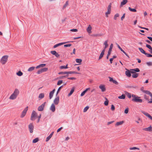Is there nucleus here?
Listing matches in <instances>:
<instances>
[{
  "label": "nucleus",
  "mask_w": 152,
  "mask_h": 152,
  "mask_svg": "<svg viewBox=\"0 0 152 152\" xmlns=\"http://www.w3.org/2000/svg\"><path fill=\"white\" fill-rule=\"evenodd\" d=\"M19 93V90L16 88L15 89L13 93L9 97V99L11 100H14L15 99Z\"/></svg>",
  "instance_id": "obj_1"
},
{
  "label": "nucleus",
  "mask_w": 152,
  "mask_h": 152,
  "mask_svg": "<svg viewBox=\"0 0 152 152\" xmlns=\"http://www.w3.org/2000/svg\"><path fill=\"white\" fill-rule=\"evenodd\" d=\"M132 96L133 98L132 100L133 102L140 103H142V100L140 99V97L137 96L134 94H132Z\"/></svg>",
  "instance_id": "obj_2"
},
{
  "label": "nucleus",
  "mask_w": 152,
  "mask_h": 152,
  "mask_svg": "<svg viewBox=\"0 0 152 152\" xmlns=\"http://www.w3.org/2000/svg\"><path fill=\"white\" fill-rule=\"evenodd\" d=\"M111 3H110L107 7V11L105 13V16L107 18L108 17V15H110L111 13Z\"/></svg>",
  "instance_id": "obj_3"
},
{
  "label": "nucleus",
  "mask_w": 152,
  "mask_h": 152,
  "mask_svg": "<svg viewBox=\"0 0 152 152\" xmlns=\"http://www.w3.org/2000/svg\"><path fill=\"white\" fill-rule=\"evenodd\" d=\"M8 57L7 56H4L2 57L1 60V62L2 64H5L7 62Z\"/></svg>",
  "instance_id": "obj_4"
},
{
  "label": "nucleus",
  "mask_w": 152,
  "mask_h": 152,
  "mask_svg": "<svg viewBox=\"0 0 152 152\" xmlns=\"http://www.w3.org/2000/svg\"><path fill=\"white\" fill-rule=\"evenodd\" d=\"M37 116V114L36 113V112L34 111L33 110L32 112L31 117V120L32 121H34L35 120V118H36Z\"/></svg>",
  "instance_id": "obj_5"
},
{
  "label": "nucleus",
  "mask_w": 152,
  "mask_h": 152,
  "mask_svg": "<svg viewBox=\"0 0 152 152\" xmlns=\"http://www.w3.org/2000/svg\"><path fill=\"white\" fill-rule=\"evenodd\" d=\"M28 107H26L22 112L20 117L21 118H23L26 115V112L28 110Z\"/></svg>",
  "instance_id": "obj_6"
},
{
  "label": "nucleus",
  "mask_w": 152,
  "mask_h": 152,
  "mask_svg": "<svg viewBox=\"0 0 152 152\" xmlns=\"http://www.w3.org/2000/svg\"><path fill=\"white\" fill-rule=\"evenodd\" d=\"M113 48V44H111L110 46V48L108 52V54L106 57L107 59H108L109 58V57L111 54V51H112Z\"/></svg>",
  "instance_id": "obj_7"
},
{
  "label": "nucleus",
  "mask_w": 152,
  "mask_h": 152,
  "mask_svg": "<svg viewBox=\"0 0 152 152\" xmlns=\"http://www.w3.org/2000/svg\"><path fill=\"white\" fill-rule=\"evenodd\" d=\"M48 70V68H44L42 69L39 70L37 72V73L38 74H40L42 73L43 72H45L47 71Z\"/></svg>",
  "instance_id": "obj_8"
},
{
  "label": "nucleus",
  "mask_w": 152,
  "mask_h": 152,
  "mask_svg": "<svg viewBox=\"0 0 152 152\" xmlns=\"http://www.w3.org/2000/svg\"><path fill=\"white\" fill-rule=\"evenodd\" d=\"M29 130L31 133H32L33 132L34 128V126L32 123H30L28 126Z\"/></svg>",
  "instance_id": "obj_9"
},
{
  "label": "nucleus",
  "mask_w": 152,
  "mask_h": 152,
  "mask_svg": "<svg viewBox=\"0 0 152 152\" xmlns=\"http://www.w3.org/2000/svg\"><path fill=\"white\" fill-rule=\"evenodd\" d=\"M59 101V96H56V97L54 99L53 101L54 104L56 105H57Z\"/></svg>",
  "instance_id": "obj_10"
},
{
  "label": "nucleus",
  "mask_w": 152,
  "mask_h": 152,
  "mask_svg": "<svg viewBox=\"0 0 152 152\" xmlns=\"http://www.w3.org/2000/svg\"><path fill=\"white\" fill-rule=\"evenodd\" d=\"M45 103V102H44L38 107V110L39 111H42L43 110Z\"/></svg>",
  "instance_id": "obj_11"
},
{
  "label": "nucleus",
  "mask_w": 152,
  "mask_h": 152,
  "mask_svg": "<svg viewBox=\"0 0 152 152\" xmlns=\"http://www.w3.org/2000/svg\"><path fill=\"white\" fill-rule=\"evenodd\" d=\"M141 112L149 118L150 119L152 120V117L148 113L145 112L143 111H142Z\"/></svg>",
  "instance_id": "obj_12"
},
{
  "label": "nucleus",
  "mask_w": 152,
  "mask_h": 152,
  "mask_svg": "<svg viewBox=\"0 0 152 152\" xmlns=\"http://www.w3.org/2000/svg\"><path fill=\"white\" fill-rule=\"evenodd\" d=\"M142 130L145 131L151 132L152 131V127L150 126L149 127L143 128Z\"/></svg>",
  "instance_id": "obj_13"
},
{
  "label": "nucleus",
  "mask_w": 152,
  "mask_h": 152,
  "mask_svg": "<svg viewBox=\"0 0 152 152\" xmlns=\"http://www.w3.org/2000/svg\"><path fill=\"white\" fill-rule=\"evenodd\" d=\"M99 88L101 89L102 92H104L106 91L105 86L103 85H101L99 86Z\"/></svg>",
  "instance_id": "obj_14"
},
{
  "label": "nucleus",
  "mask_w": 152,
  "mask_h": 152,
  "mask_svg": "<svg viewBox=\"0 0 152 152\" xmlns=\"http://www.w3.org/2000/svg\"><path fill=\"white\" fill-rule=\"evenodd\" d=\"M55 91V89H54L51 92H50L49 94V99H51L52 98L54 93Z\"/></svg>",
  "instance_id": "obj_15"
},
{
  "label": "nucleus",
  "mask_w": 152,
  "mask_h": 152,
  "mask_svg": "<svg viewBox=\"0 0 152 152\" xmlns=\"http://www.w3.org/2000/svg\"><path fill=\"white\" fill-rule=\"evenodd\" d=\"M50 110L53 112H54L55 110V107L54 104H52L50 107Z\"/></svg>",
  "instance_id": "obj_16"
},
{
  "label": "nucleus",
  "mask_w": 152,
  "mask_h": 152,
  "mask_svg": "<svg viewBox=\"0 0 152 152\" xmlns=\"http://www.w3.org/2000/svg\"><path fill=\"white\" fill-rule=\"evenodd\" d=\"M128 1L127 0H123L122 1H121V3L120 7H122L124 5H125L126 4L127 2Z\"/></svg>",
  "instance_id": "obj_17"
},
{
  "label": "nucleus",
  "mask_w": 152,
  "mask_h": 152,
  "mask_svg": "<svg viewBox=\"0 0 152 152\" xmlns=\"http://www.w3.org/2000/svg\"><path fill=\"white\" fill-rule=\"evenodd\" d=\"M117 46L118 48L127 57H128L129 58V56L120 47V46L118 45H117Z\"/></svg>",
  "instance_id": "obj_18"
},
{
  "label": "nucleus",
  "mask_w": 152,
  "mask_h": 152,
  "mask_svg": "<svg viewBox=\"0 0 152 152\" xmlns=\"http://www.w3.org/2000/svg\"><path fill=\"white\" fill-rule=\"evenodd\" d=\"M67 42H61V43H60L57 44L53 46V48H55L58 47L62 45H63L64 44H65Z\"/></svg>",
  "instance_id": "obj_19"
},
{
  "label": "nucleus",
  "mask_w": 152,
  "mask_h": 152,
  "mask_svg": "<svg viewBox=\"0 0 152 152\" xmlns=\"http://www.w3.org/2000/svg\"><path fill=\"white\" fill-rule=\"evenodd\" d=\"M92 29V27L91 26L89 25L88 27L87 28L86 30L87 32L89 33H91V30Z\"/></svg>",
  "instance_id": "obj_20"
},
{
  "label": "nucleus",
  "mask_w": 152,
  "mask_h": 152,
  "mask_svg": "<svg viewBox=\"0 0 152 152\" xmlns=\"http://www.w3.org/2000/svg\"><path fill=\"white\" fill-rule=\"evenodd\" d=\"M54 132H53L51 133V134H50L49 135L47 138L46 140V142L48 141L52 137L53 135V134Z\"/></svg>",
  "instance_id": "obj_21"
},
{
  "label": "nucleus",
  "mask_w": 152,
  "mask_h": 152,
  "mask_svg": "<svg viewBox=\"0 0 152 152\" xmlns=\"http://www.w3.org/2000/svg\"><path fill=\"white\" fill-rule=\"evenodd\" d=\"M124 123V121H119L118 122H116L115 124V126H117L121 125H122Z\"/></svg>",
  "instance_id": "obj_22"
},
{
  "label": "nucleus",
  "mask_w": 152,
  "mask_h": 152,
  "mask_svg": "<svg viewBox=\"0 0 152 152\" xmlns=\"http://www.w3.org/2000/svg\"><path fill=\"white\" fill-rule=\"evenodd\" d=\"M125 74L126 75L129 77H130L131 76L130 72L129 70H127L125 72Z\"/></svg>",
  "instance_id": "obj_23"
},
{
  "label": "nucleus",
  "mask_w": 152,
  "mask_h": 152,
  "mask_svg": "<svg viewBox=\"0 0 152 152\" xmlns=\"http://www.w3.org/2000/svg\"><path fill=\"white\" fill-rule=\"evenodd\" d=\"M104 50H102V51L99 57V59H100L102 58L104 54Z\"/></svg>",
  "instance_id": "obj_24"
},
{
  "label": "nucleus",
  "mask_w": 152,
  "mask_h": 152,
  "mask_svg": "<svg viewBox=\"0 0 152 152\" xmlns=\"http://www.w3.org/2000/svg\"><path fill=\"white\" fill-rule=\"evenodd\" d=\"M138 49L141 53L145 55L146 53H145L144 50H143L142 48H139Z\"/></svg>",
  "instance_id": "obj_25"
},
{
  "label": "nucleus",
  "mask_w": 152,
  "mask_h": 152,
  "mask_svg": "<svg viewBox=\"0 0 152 152\" xmlns=\"http://www.w3.org/2000/svg\"><path fill=\"white\" fill-rule=\"evenodd\" d=\"M44 97V94L43 93H41L38 96V97L40 99H42Z\"/></svg>",
  "instance_id": "obj_26"
},
{
  "label": "nucleus",
  "mask_w": 152,
  "mask_h": 152,
  "mask_svg": "<svg viewBox=\"0 0 152 152\" xmlns=\"http://www.w3.org/2000/svg\"><path fill=\"white\" fill-rule=\"evenodd\" d=\"M74 88H72V89H71V90L69 93L68 94V96H70L73 93V92H74Z\"/></svg>",
  "instance_id": "obj_27"
},
{
  "label": "nucleus",
  "mask_w": 152,
  "mask_h": 152,
  "mask_svg": "<svg viewBox=\"0 0 152 152\" xmlns=\"http://www.w3.org/2000/svg\"><path fill=\"white\" fill-rule=\"evenodd\" d=\"M16 75L19 76H21L23 75V73L20 71L16 73Z\"/></svg>",
  "instance_id": "obj_28"
},
{
  "label": "nucleus",
  "mask_w": 152,
  "mask_h": 152,
  "mask_svg": "<svg viewBox=\"0 0 152 152\" xmlns=\"http://www.w3.org/2000/svg\"><path fill=\"white\" fill-rule=\"evenodd\" d=\"M35 67L34 66H32L30 67L28 69V72H31L33 71L35 69Z\"/></svg>",
  "instance_id": "obj_29"
},
{
  "label": "nucleus",
  "mask_w": 152,
  "mask_h": 152,
  "mask_svg": "<svg viewBox=\"0 0 152 152\" xmlns=\"http://www.w3.org/2000/svg\"><path fill=\"white\" fill-rule=\"evenodd\" d=\"M125 98V96L124 94H122L121 96H119L118 98L119 99H124Z\"/></svg>",
  "instance_id": "obj_30"
},
{
  "label": "nucleus",
  "mask_w": 152,
  "mask_h": 152,
  "mask_svg": "<svg viewBox=\"0 0 152 152\" xmlns=\"http://www.w3.org/2000/svg\"><path fill=\"white\" fill-rule=\"evenodd\" d=\"M138 76V74L137 73H134L132 75V76L133 78H136Z\"/></svg>",
  "instance_id": "obj_31"
},
{
  "label": "nucleus",
  "mask_w": 152,
  "mask_h": 152,
  "mask_svg": "<svg viewBox=\"0 0 152 152\" xmlns=\"http://www.w3.org/2000/svg\"><path fill=\"white\" fill-rule=\"evenodd\" d=\"M39 140V138H36L34 139L32 141V142L33 143H35L37 142H38Z\"/></svg>",
  "instance_id": "obj_32"
},
{
  "label": "nucleus",
  "mask_w": 152,
  "mask_h": 152,
  "mask_svg": "<svg viewBox=\"0 0 152 152\" xmlns=\"http://www.w3.org/2000/svg\"><path fill=\"white\" fill-rule=\"evenodd\" d=\"M68 64H67L66 66H61L60 67V68L61 69H67L68 67Z\"/></svg>",
  "instance_id": "obj_33"
},
{
  "label": "nucleus",
  "mask_w": 152,
  "mask_h": 152,
  "mask_svg": "<svg viewBox=\"0 0 152 152\" xmlns=\"http://www.w3.org/2000/svg\"><path fill=\"white\" fill-rule=\"evenodd\" d=\"M129 9L130 11L131 12H137V10L136 9H134L131 8L130 7H129Z\"/></svg>",
  "instance_id": "obj_34"
},
{
  "label": "nucleus",
  "mask_w": 152,
  "mask_h": 152,
  "mask_svg": "<svg viewBox=\"0 0 152 152\" xmlns=\"http://www.w3.org/2000/svg\"><path fill=\"white\" fill-rule=\"evenodd\" d=\"M68 5V1H66V2L65 4L64 5L63 7V9H65L66 7Z\"/></svg>",
  "instance_id": "obj_35"
},
{
  "label": "nucleus",
  "mask_w": 152,
  "mask_h": 152,
  "mask_svg": "<svg viewBox=\"0 0 152 152\" xmlns=\"http://www.w3.org/2000/svg\"><path fill=\"white\" fill-rule=\"evenodd\" d=\"M119 14L116 13V14H115V15L114 16V19L115 20H116L117 18L119 17Z\"/></svg>",
  "instance_id": "obj_36"
},
{
  "label": "nucleus",
  "mask_w": 152,
  "mask_h": 152,
  "mask_svg": "<svg viewBox=\"0 0 152 152\" xmlns=\"http://www.w3.org/2000/svg\"><path fill=\"white\" fill-rule=\"evenodd\" d=\"M106 100L104 101V104L105 106H107L108 104L109 101L106 98H105Z\"/></svg>",
  "instance_id": "obj_37"
},
{
  "label": "nucleus",
  "mask_w": 152,
  "mask_h": 152,
  "mask_svg": "<svg viewBox=\"0 0 152 152\" xmlns=\"http://www.w3.org/2000/svg\"><path fill=\"white\" fill-rule=\"evenodd\" d=\"M129 149L130 150H139L140 148H138L136 147H133L130 148Z\"/></svg>",
  "instance_id": "obj_38"
},
{
  "label": "nucleus",
  "mask_w": 152,
  "mask_h": 152,
  "mask_svg": "<svg viewBox=\"0 0 152 152\" xmlns=\"http://www.w3.org/2000/svg\"><path fill=\"white\" fill-rule=\"evenodd\" d=\"M102 34H95L94 35V36L95 37H100L102 36Z\"/></svg>",
  "instance_id": "obj_39"
},
{
  "label": "nucleus",
  "mask_w": 152,
  "mask_h": 152,
  "mask_svg": "<svg viewBox=\"0 0 152 152\" xmlns=\"http://www.w3.org/2000/svg\"><path fill=\"white\" fill-rule=\"evenodd\" d=\"M126 94L129 98H131L132 95L130 93L128 92H126Z\"/></svg>",
  "instance_id": "obj_40"
},
{
  "label": "nucleus",
  "mask_w": 152,
  "mask_h": 152,
  "mask_svg": "<svg viewBox=\"0 0 152 152\" xmlns=\"http://www.w3.org/2000/svg\"><path fill=\"white\" fill-rule=\"evenodd\" d=\"M76 61L77 63H80L82 62V60L80 59H76Z\"/></svg>",
  "instance_id": "obj_41"
},
{
  "label": "nucleus",
  "mask_w": 152,
  "mask_h": 152,
  "mask_svg": "<svg viewBox=\"0 0 152 152\" xmlns=\"http://www.w3.org/2000/svg\"><path fill=\"white\" fill-rule=\"evenodd\" d=\"M63 87V86H61L58 89V91L57 92V93L56 94V96H57V95L58 94V92H59V91H60L61 89V88H62Z\"/></svg>",
  "instance_id": "obj_42"
},
{
  "label": "nucleus",
  "mask_w": 152,
  "mask_h": 152,
  "mask_svg": "<svg viewBox=\"0 0 152 152\" xmlns=\"http://www.w3.org/2000/svg\"><path fill=\"white\" fill-rule=\"evenodd\" d=\"M107 42H108V40H106L105 41V42H104V45L105 46V47H107L108 46V45L107 44Z\"/></svg>",
  "instance_id": "obj_43"
},
{
  "label": "nucleus",
  "mask_w": 152,
  "mask_h": 152,
  "mask_svg": "<svg viewBox=\"0 0 152 152\" xmlns=\"http://www.w3.org/2000/svg\"><path fill=\"white\" fill-rule=\"evenodd\" d=\"M63 83V80H58L57 83V85H60L61 84Z\"/></svg>",
  "instance_id": "obj_44"
},
{
  "label": "nucleus",
  "mask_w": 152,
  "mask_h": 152,
  "mask_svg": "<svg viewBox=\"0 0 152 152\" xmlns=\"http://www.w3.org/2000/svg\"><path fill=\"white\" fill-rule=\"evenodd\" d=\"M143 92L148 95H149L151 93L150 91H143Z\"/></svg>",
  "instance_id": "obj_45"
},
{
  "label": "nucleus",
  "mask_w": 152,
  "mask_h": 152,
  "mask_svg": "<svg viewBox=\"0 0 152 152\" xmlns=\"http://www.w3.org/2000/svg\"><path fill=\"white\" fill-rule=\"evenodd\" d=\"M146 47L151 50H152V48L151 47V45L147 44L146 45Z\"/></svg>",
  "instance_id": "obj_46"
},
{
  "label": "nucleus",
  "mask_w": 152,
  "mask_h": 152,
  "mask_svg": "<svg viewBox=\"0 0 152 152\" xmlns=\"http://www.w3.org/2000/svg\"><path fill=\"white\" fill-rule=\"evenodd\" d=\"M89 108V107H88V106H87V107H86L84 109V110H83L84 112H86L87 110Z\"/></svg>",
  "instance_id": "obj_47"
},
{
  "label": "nucleus",
  "mask_w": 152,
  "mask_h": 152,
  "mask_svg": "<svg viewBox=\"0 0 152 152\" xmlns=\"http://www.w3.org/2000/svg\"><path fill=\"white\" fill-rule=\"evenodd\" d=\"M129 111V108L127 107L126 108L124 111V113L125 114H127Z\"/></svg>",
  "instance_id": "obj_48"
},
{
  "label": "nucleus",
  "mask_w": 152,
  "mask_h": 152,
  "mask_svg": "<svg viewBox=\"0 0 152 152\" xmlns=\"http://www.w3.org/2000/svg\"><path fill=\"white\" fill-rule=\"evenodd\" d=\"M58 74L59 75L60 74H67L66 72H61L58 73Z\"/></svg>",
  "instance_id": "obj_49"
},
{
  "label": "nucleus",
  "mask_w": 152,
  "mask_h": 152,
  "mask_svg": "<svg viewBox=\"0 0 152 152\" xmlns=\"http://www.w3.org/2000/svg\"><path fill=\"white\" fill-rule=\"evenodd\" d=\"M145 55L147 57H152V55H151L150 54H148L147 53H146Z\"/></svg>",
  "instance_id": "obj_50"
},
{
  "label": "nucleus",
  "mask_w": 152,
  "mask_h": 152,
  "mask_svg": "<svg viewBox=\"0 0 152 152\" xmlns=\"http://www.w3.org/2000/svg\"><path fill=\"white\" fill-rule=\"evenodd\" d=\"M50 53L53 55H55L57 52H56V51L54 50L51 51Z\"/></svg>",
  "instance_id": "obj_51"
},
{
  "label": "nucleus",
  "mask_w": 152,
  "mask_h": 152,
  "mask_svg": "<svg viewBox=\"0 0 152 152\" xmlns=\"http://www.w3.org/2000/svg\"><path fill=\"white\" fill-rule=\"evenodd\" d=\"M115 107L113 104L111 105V110L112 111H114L115 110Z\"/></svg>",
  "instance_id": "obj_52"
},
{
  "label": "nucleus",
  "mask_w": 152,
  "mask_h": 152,
  "mask_svg": "<svg viewBox=\"0 0 152 152\" xmlns=\"http://www.w3.org/2000/svg\"><path fill=\"white\" fill-rule=\"evenodd\" d=\"M39 65V66L40 67H44L46 65V64H40Z\"/></svg>",
  "instance_id": "obj_53"
},
{
  "label": "nucleus",
  "mask_w": 152,
  "mask_h": 152,
  "mask_svg": "<svg viewBox=\"0 0 152 152\" xmlns=\"http://www.w3.org/2000/svg\"><path fill=\"white\" fill-rule=\"evenodd\" d=\"M70 30L72 32H77V29H71Z\"/></svg>",
  "instance_id": "obj_54"
},
{
  "label": "nucleus",
  "mask_w": 152,
  "mask_h": 152,
  "mask_svg": "<svg viewBox=\"0 0 152 152\" xmlns=\"http://www.w3.org/2000/svg\"><path fill=\"white\" fill-rule=\"evenodd\" d=\"M72 45L71 44H69L67 45H64V47H70Z\"/></svg>",
  "instance_id": "obj_55"
},
{
  "label": "nucleus",
  "mask_w": 152,
  "mask_h": 152,
  "mask_svg": "<svg viewBox=\"0 0 152 152\" xmlns=\"http://www.w3.org/2000/svg\"><path fill=\"white\" fill-rule=\"evenodd\" d=\"M130 72L131 73H133V74L135 73L134 69H130Z\"/></svg>",
  "instance_id": "obj_56"
},
{
  "label": "nucleus",
  "mask_w": 152,
  "mask_h": 152,
  "mask_svg": "<svg viewBox=\"0 0 152 152\" xmlns=\"http://www.w3.org/2000/svg\"><path fill=\"white\" fill-rule=\"evenodd\" d=\"M86 92L84 91L81 94L80 96H82L84 95Z\"/></svg>",
  "instance_id": "obj_57"
},
{
  "label": "nucleus",
  "mask_w": 152,
  "mask_h": 152,
  "mask_svg": "<svg viewBox=\"0 0 152 152\" xmlns=\"http://www.w3.org/2000/svg\"><path fill=\"white\" fill-rule=\"evenodd\" d=\"M147 64L149 66H152V62H148L147 63Z\"/></svg>",
  "instance_id": "obj_58"
},
{
  "label": "nucleus",
  "mask_w": 152,
  "mask_h": 152,
  "mask_svg": "<svg viewBox=\"0 0 152 152\" xmlns=\"http://www.w3.org/2000/svg\"><path fill=\"white\" fill-rule=\"evenodd\" d=\"M114 122V121H112L108 122L107 123V125H109V124L113 123Z\"/></svg>",
  "instance_id": "obj_59"
},
{
  "label": "nucleus",
  "mask_w": 152,
  "mask_h": 152,
  "mask_svg": "<svg viewBox=\"0 0 152 152\" xmlns=\"http://www.w3.org/2000/svg\"><path fill=\"white\" fill-rule=\"evenodd\" d=\"M113 82L114 83L117 85H118V83L116 80H114Z\"/></svg>",
  "instance_id": "obj_60"
},
{
  "label": "nucleus",
  "mask_w": 152,
  "mask_h": 152,
  "mask_svg": "<svg viewBox=\"0 0 152 152\" xmlns=\"http://www.w3.org/2000/svg\"><path fill=\"white\" fill-rule=\"evenodd\" d=\"M135 72H138L140 71V70L138 68H135L134 69Z\"/></svg>",
  "instance_id": "obj_61"
},
{
  "label": "nucleus",
  "mask_w": 152,
  "mask_h": 152,
  "mask_svg": "<svg viewBox=\"0 0 152 152\" xmlns=\"http://www.w3.org/2000/svg\"><path fill=\"white\" fill-rule=\"evenodd\" d=\"M109 81H110L113 82V81L114 80H113L112 78L110 77H109Z\"/></svg>",
  "instance_id": "obj_62"
},
{
  "label": "nucleus",
  "mask_w": 152,
  "mask_h": 152,
  "mask_svg": "<svg viewBox=\"0 0 152 152\" xmlns=\"http://www.w3.org/2000/svg\"><path fill=\"white\" fill-rule=\"evenodd\" d=\"M41 115H40L38 117V120H37V123H39V121H40V119L41 118Z\"/></svg>",
  "instance_id": "obj_63"
},
{
  "label": "nucleus",
  "mask_w": 152,
  "mask_h": 152,
  "mask_svg": "<svg viewBox=\"0 0 152 152\" xmlns=\"http://www.w3.org/2000/svg\"><path fill=\"white\" fill-rule=\"evenodd\" d=\"M125 14L124 13L123 16H122L121 18V20H123V19L125 18Z\"/></svg>",
  "instance_id": "obj_64"
}]
</instances>
